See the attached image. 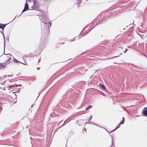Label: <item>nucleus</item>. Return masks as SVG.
<instances>
[{
    "instance_id": "4",
    "label": "nucleus",
    "mask_w": 147,
    "mask_h": 147,
    "mask_svg": "<svg viewBox=\"0 0 147 147\" xmlns=\"http://www.w3.org/2000/svg\"><path fill=\"white\" fill-rule=\"evenodd\" d=\"M5 24H0V28L3 29L5 27Z\"/></svg>"
},
{
    "instance_id": "15",
    "label": "nucleus",
    "mask_w": 147,
    "mask_h": 147,
    "mask_svg": "<svg viewBox=\"0 0 147 147\" xmlns=\"http://www.w3.org/2000/svg\"><path fill=\"white\" fill-rule=\"evenodd\" d=\"M127 50V49H126V51H124V53H125L126 52Z\"/></svg>"
},
{
    "instance_id": "8",
    "label": "nucleus",
    "mask_w": 147,
    "mask_h": 147,
    "mask_svg": "<svg viewBox=\"0 0 147 147\" xmlns=\"http://www.w3.org/2000/svg\"><path fill=\"white\" fill-rule=\"evenodd\" d=\"M101 86L102 88L103 89H105V86L103 84H102L101 85Z\"/></svg>"
},
{
    "instance_id": "5",
    "label": "nucleus",
    "mask_w": 147,
    "mask_h": 147,
    "mask_svg": "<svg viewBox=\"0 0 147 147\" xmlns=\"http://www.w3.org/2000/svg\"><path fill=\"white\" fill-rule=\"evenodd\" d=\"M5 66V65H3L0 63V68H3Z\"/></svg>"
},
{
    "instance_id": "18",
    "label": "nucleus",
    "mask_w": 147,
    "mask_h": 147,
    "mask_svg": "<svg viewBox=\"0 0 147 147\" xmlns=\"http://www.w3.org/2000/svg\"><path fill=\"white\" fill-rule=\"evenodd\" d=\"M95 125H96V126H98L96 124H95Z\"/></svg>"
},
{
    "instance_id": "17",
    "label": "nucleus",
    "mask_w": 147,
    "mask_h": 147,
    "mask_svg": "<svg viewBox=\"0 0 147 147\" xmlns=\"http://www.w3.org/2000/svg\"><path fill=\"white\" fill-rule=\"evenodd\" d=\"M37 69L38 70L39 69V68H37Z\"/></svg>"
},
{
    "instance_id": "6",
    "label": "nucleus",
    "mask_w": 147,
    "mask_h": 147,
    "mask_svg": "<svg viewBox=\"0 0 147 147\" xmlns=\"http://www.w3.org/2000/svg\"><path fill=\"white\" fill-rule=\"evenodd\" d=\"M92 107V106L91 105H89V106H88L86 108V109L88 110V109L91 108Z\"/></svg>"
},
{
    "instance_id": "1",
    "label": "nucleus",
    "mask_w": 147,
    "mask_h": 147,
    "mask_svg": "<svg viewBox=\"0 0 147 147\" xmlns=\"http://www.w3.org/2000/svg\"><path fill=\"white\" fill-rule=\"evenodd\" d=\"M11 55L10 54H7L5 57L6 60L7 61H9L11 59Z\"/></svg>"
},
{
    "instance_id": "3",
    "label": "nucleus",
    "mask_w": 147,
    "mask_h": 147,
    "mask_svg": "<svg viewBox=\"0 0 147 147\" xmlns=\"http://www.w3.org/2000/svg\"><path fill=\"white\" fill-rule=\"evenodd\" d=\"M28 8V5L27 4V3H26V4L25 5V7L24 9V10L22 11V12H24L26 10H27Z\"/></svg>"
},
{
    "instance_id": "9",
    "label": "nucleus",
    "mask_w": 147,
    "mask_h": 147,
    "mask_svg": "<svg viewBox=\"0 0 147 147\" xmlns=\"http://www.w3.org/2000/svg\"><path fill=\"white\" fill-rule=\"evenodd\" d=\"M92 116L91 115L90 116V119L88 120V121H90V120H91V119L92 118Z\"/></svg>"
},
{
    "instance_id": "10",
    "label": "nucleus",
    "mask_w": 147,
    "mask_h": 147,
    "mask_svg": "<svg viewBox=\"0 0 147 147\" xmlns=\"http://www.w3.org/2000/svg\"><path fill=\"white\" fill-rule=\"evenodd\" d=\"M14 61L16 62H18V61L17 59H14Z\"/></svg>"
},
{
    "instance_id": "19",
    "label": "nucleus",
    "mask_w": 147,
    "mask_h": 147,
    "mask_svg": "<svg viewBox=\"0 0 147 147\" xmlns=\"http://www.w3.org/2000/svg\"><path fill=\"white\" fill-rule=\"evenodd\" d=\"M112 144H113V141H112Z\"/></svg>"
},
{
    "instance_id": "12",
    "label": "nucleus",
    "mask_w": 147,
    "mask_h": 147,
    "mask_svg": "<svg viewBox=\"0 0 147 147\" xmlns=\"http://www.w3.org/2000/svg\"><path fill=\"white\" fill-rule=\"evenodd\" d=\"M91 123H92L93 125H95V123L93 122Z\"/></svg>"
},
{
    "instance_id": "11",
    "label": "nucleus",
    "mask_w": 147,
    "mask_h": 147,
    "mask_svg": "<svg viewBox=\"0 0 147 147\" xmlns=\"http://www.w3.org/2000/svg\"><path fill=\"white\" fill-rule=\"evenodd\" d=\"M49 24H50V27H51V24H52V22H49Z\"/></svg>"
},
{
    "instance_id": "13",
    "label": "nucleus",
    "mask_w": 147,
    "mask_h": 147,
    "mask_svg": "<svg viewBox=\"0 0 147 147\" xmlns=\"http://www.w3.org/2000/svg\"><path fill=\"white\" fill-rule=\"evenodd\" d=\"M118 127H117L115 128V129H114V130H113L112 131H114V130H115L116 129H117L118 128ZM112 131H111V132H112Z\"/></svg>"
},
{
    "instance_id": "7",
    "label": "nucleus",
    "mask_w": 147,
    "mask_h": 147,
    "mask_svg": "<svg viewBox=\"0 0 147 147\" xmlns=\"http://www.w3.org/2000/svg\"><path fill=\"white\" fill-rule=\"evenodd\" d=\"M124 119V118L123 117L122 122H121V121L120 123L119 124H122L123 123H124V119Z\"/></svg>"
},
{
    "instance_id": "2",
    "label": "nucleus",
    "mask_w": 147,
    "mask_h": 147,
    "mask_svg": "<svg viewBox=\"0 0 147 147\" xmlns=\"http://www.w3.org/2000/svg\"><path fill=\"white\" fill-rule=\"evenodd\" d=\"M143 114L145 116L147 115V108H144L143 111Z\"/></svg>"
},
{
    "instance_id": "14",
    "label": "nucleus",
    "mask_w": 147,
    "mask_h": 147,
    "mask_svg": "<svg viewBox=\"0 0 147 147\" xmlns=\"http://www.w3.org/2000/svg\"><path fill=\"white\" fill-rule=\"evenodd\" d=\"M22 64L25 65H27V64L26 63V62H25V63H22Z\"/></svg>"
},
{
    "instance_id": "16",
    "label": "nucleus",
    "mask_w": 147,
    "mask_h": 147,
    "mask_svg": "<svg viewBox=\"0 0 147 147\" xmlns=\"http://www.w3.org/2000/svg\"><path fill=\"white\" fill-rule=\"evenodd\" d=\"M84 131H86V129L85 128H84Z\"/></svg>"
}]
</instances>
